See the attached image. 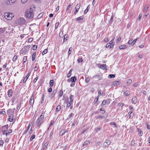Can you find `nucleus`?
Here are the masks:
<instances>
[{"mask_svg": "<svg viewBox=\"0 0 150 150\" xmlns=\"http://www.w3.org/2000/svg\"><path fill=\"white\" fill-rule=\"evenodd\" d=\"M44 113L42 112L37 120L35 125V126L37 128H39L41 126L43 122V120L44 119Z\"/></svg>", "mask_w": 150, "mask_h": 150, "instance_id": "nucleus-1", "label": "nucleus"}, {"mask_svg": "<svg viewBox=\"0 0 150 150\" xmlns=\"http://www.w3.org/2000/svg\"><path fill=\"white\" fill-rule=\"evenodd\" d=\"M25 15L28 18H32L33 17V14L32 8H30L29 10H28L25 13Z\"/></svg>", "mask_w": 150, "mask_h": 150, "instance_id": "nucleus-2", "label": "nucleus"}, {"mask_svg": "<svg viewBox=\"0 0 150 150\" xmlns=\"http://www.w3.org/2000/svg\"><path fill=\"white\" fill-rule=\"evenodd\" d=\"M26 22V20L23 18H20L16 21V23L18 25H22L24 24Z\"/></svg>", "mask_w": 150, "mask_h": 150, "instance_id": "nucleus-3", "label": "nucleus"}, {"mask_svg": "<svg viewBox=\"0 0 150 150\" xmlns=\"http://www.w3.org/2000/svg\"><path fill=\"white\" fill-rule=\"evenodd\" d=\"M30 47V45H27L25 46L20 51V52L23 54H25L29 50V49Z\"/></svg>", "mask_w": 150, "mask_h": 150, "instance_id": "nucleus-4", "label": "nucleus"}, {"mask_svg": "<svg viewBox=\"0 0 150 150\" xmlns=\"http://www.w3.org/2000/svg\"><path fill=\"white\" fill-rule=\"evenodd\" d=\"M49 142H45V141H44L42 144L43 146L42 147V149L44 150H46L47 148V146Z\"/></svg>", "mask_w": 150, "mask_h": 150, "instance_id": "nucleus-5", "label": "nucleus"}, {"mask_svg": "<svg viewBox=\"0 0 150 150\" xmlns=\"http://www.w3.org/2000/svg\"><path fill=\"white\" fill-rule=\"evenodd\" d=\"M81 5L80 4H77L75 8V11L74 12V14L75 15L78 12L79 9L81 7Z\"/></svg>", "mask_w": 150, "mask_h": 150, "instance_id": "nucleus-6", "label": "nucleus"}, {"mask_svg": "<svg viewBox=\"0 0 150 150\" xmlns=\"http://www.w3.org/2000/svg\"><path fill=\"white\" fill-rule=\"evenodd\" d=\"M111 143L110 141L109 140H106L103 143V146L105 147H108L110 144Z\"/></svg>", "mask_w": 150, "mask_h": 150, "instance_id": "nucleus-7", "label": "nucleus"}, {"mask_svg": "<svg viewBox=\"0 0 150 150\" xmlns=\"http://www.w3.org/2000/svg\"><path fill=\"white\" fill-rule=\"evenodd\" d=\"M4 16L5 19L7 20H9V13L5 12L4 14Z\"/></svg>", "mask_w": 150, "mask_h": 150, "instance_id": "nucleus-8", "label": "nucleus"}, {"mask_svg": "<svg viewBox=\"0 0 150 150\" xmlns=\"http://www.w3.org/2000/svg\"><path fill=\"white\" fill-rule=\"evenodd\" d=\"M115 39V38H114L113 39H112L109 43L110 45V48H112L113 47L114 45V39Z\"/></svg>", "mask_w": 150, "mask_h": 150, "instance_id": "nucleus-9", "label": "nucleus"}, {"mask_svg": "<svg viewBox=\"0 0 150 150\" xmlns=\"http://www.w3.org/2000/svg\"><path fill=\"white\" fill-rule=\"evenodd\" d=\"M132 103L135 104L137 102V98L136 97H134L132 99Z\"/></svg>", "mask_w": 150, "mask_h": 150, "instance_id": "nucleus-10", "label": "nucleus"}, {"mask_svg": "<svg viewBox=\"0 0 150 150\" xmlns=\"http://www.w3.org/2000/svg\"><path fill=\"white\" fill-rule=\"evenodd\" d=\"M30 72H29L28 73V74L25 77L24 79L23 80V83H25L27 80L28 78L30 76Z\"/></svg>", "mask_w": 150, "mask_h": 150, "instance_id": "nucleus-11", "label": "nucleus"}, {"mask_svg": "<svg viewBox=\"0 0 150 150\" xmlns=\"http://www.w3.org/2000/svg\"><path fill=\"white\" fill-rule=\"evenodd\" d=\"M100 66L99 67L101 69L103 70L106 69V66L105 64H100Z\"/></svg>", "mask_w": 150, "mask_h": 150, "instance_id": "nucleus-12", "label": "nucleus"}, {"mask_svg": "<svg viewBox=\"0 0 150 150\" xmlns=\"http://www.w3.org/2000/svg\"><path fill=\"white\" fill-rule=\"evenodd\" d=\"M57 92V91L56 89L54 90L53 91L52 94L50 96V97L51 98H53L56 94Z\"/></svg>", "mask_w": 150, "mask_h": 150, "instance_id": "nucleus-13", "label": "nucleus"}, {"mask_svg": "<svg viewBox=\"0 0 150 150\" xmlns=\"http://www.w3.org/2000/svg\"><path fill=\"white\" fill-rule=\"evenodd\" d=\"M74 98V96L72 95H71L69 97V102H71V103H72L73 101V99Z\"/></svg>", "mask_w": 150, "mask_h": 150, "instance_id": "nucleus-14", "label": "nucleus"}, {"mask_svg": "<svg viewBox=\"0 0 150 150\" xmlns=\"http://www.w3.org/2000/svg\"><path fill=\"white\" fill-rule=\"evenodd\" d=\"M111 100L110 99H108L107 100H104L103 101V104H106L107 103L108 104H109L110 103V101Z\"/></svg>", "mask_w": 150, "mask_h": 150, "instance_id": "nucleus-15", "label": "nucleus"}, {"mask_svg": "<svg viewBox=\"0 0 150 150\" xmlns=\"http://www.w3.org/2000/svg\"><path fill=\"white\" fill-rule=\"evenodd\" d=\"M8 128V125H5L2 127V130L6 131Z\"/></svg>", "mask_w": 150, "mask_h": 150, "instance_id": "nucleus-16", "label": "nucleus"}, {"mask_svg": "<svg viewBox=\"0 0 150 150\" xmlns=\"http://www.w3.org/2000/svg\"><path fill=\"white\" fill-rule=\"evenodd\" d=\"M137 132H138V134L140 136H142L143 134V132L142 131L141 129L139 128H137Z\"/></svg>", "mask_w": 150, "mask_h": 150, "instance_id": "nucleus-17", "label": "nucleus"}, {"mask_svg": "<svg viewBox=\"0 0 150 150\" xmlns=\"http://www.w3.org/2000/svg\"><path fill=\"white\" fill-rule=\"evenodd\" d=\"M127 48V46L124 45H121L119 47V48L120 49H124Z\"/></svg>", "mask_w": 150, "mask_h": 150, "instance_id": "nucleus-18", "label": "nucleus"}, {"mask_svg": "<svg viewBox=\"0 0 150 150\" xmlns=\"http://www.w3.org/2000/svg\"><path fill=\"white\" fill-rule=\"evenodd\" d=\"M130 94V92L129 91H126L124 93V95L125 96H127Z\"/></svg>", "mask_w": 150, "mask_h": 150, "instance_id": "nucleus-19", "label": "nucleus"}, {"mask_svg": "<svg viewBox=\"0 0 150 150\" xmlns=\"http://www.w3.org/2000/svg\"><path fill=\"white\" fill-rule=\"evenodd\" d=\"M54 84V81L53 80H51L50 81L49 85L50 87H52L53 86Z\"/></svg>", "mask_w": 150, "mask_h": 150, "instance_id": "nucleus-20", "label": "nucleus"}, {"mask_svg": "<svg viewBox=\"0 0 150 150\" xmlns=\"http://www.w3.org/2000/svg\"><path fill=\"white\" fill-rule=\"evenodd\" d=\"M93 78L94 79H96L98 80H99L101 79V78L99 75H96L94 76Z\"/></svg>", "mask_w": 150, "mask_h": 150, "instance_id": "nucleus-21", "label": "nucleus"}, {"mask_svg": "<svg viewBox=\"0 0 150 150\" xmlns=\"http://www.w3.org/2000/svg\"><path fill=\"white\" fill-rule=\"evenodd\" d=\"M15 115L12 114L10 115V122H12L13 120V118L14 117Z\"/></svg>", "mask_w": 150, "mask_h": 150, "instance_id": "nucleus-22", "label": "nucleus"}, {"mask_svg": "<svg viewBox=\"0 0 150 150\" xmlns=\"http://www.w3.org/2000/svg\"><path fill=\"white\" fill-rule=\"evenodd\" d=\"M11 101L12 103V105H13V104H15L16 103V99L15 98V97H13L12 99H11Z\"/></svg>", "mask_w": 150, "mask_h": 150, "instance_id": "nucleus-23", "label": "nucleus"}, {"mask_svg": "<svg viewBox=\"0 0 150 150\" xmlns=\"http://www.w3.org/2000/svg\"><path fill=\"white\" fill-rule=\"evenodd\" d=\"M76 80V78L75 76H73L71 78V81L73 82H75Z\"/></svg>", "mask_w": 150, "mask_h": 150, "instance_id": "nucleus-24", "label": "nucleus"}, {"mask_svg": "<svg viewBox=\"0 0 150 150\" xmlns=\"http://www.w3.org/2000/svg\"><path fill=\"white\" fill-rule=\"evenodd\" d=\"M90 8V5H89L87 7L86 9L84 11V14H86L88 12L89 10V9Z\"/></svg>", "mask_w": 150, "mask_h": 150, "instance_id": "nucleus-25", "label": "nucleus"}, {"mask_svg": "<svg viewBox=\"0 0 150 150\" xmlns=\"http://www.w3.org/2000/svg\"><path fill=\"white\" fill-rule=\"evenodd\" d=\"M5 30L4 28H0V35L4 33Z\"/></svg>", "mask_w": 150, "mask_h": 150, "instance_id": "nucleus-26", "label": "nucleus"}, {"mask_svg": "<svg viewBox=\"0 0 150 150\" xmlns=\"http://www.w3.org/2000/svg\"><path fill=\"white\" fill-rule=\"evenodd\" d=\"M61 109V106L59 105H58L57 107V108L56 109V112H58Z\"/></svg>", "mask_w": 150, "mask_h": 150, "instance_id": "nucleus-27", "label": "nucleus"}, {"mask_svg": "<svg viewBox=\"0 0 150 150\" xmlns=\"http://www.w3.org/2000/svg\"><path fill=\"white\" fill-rule=\"evenodd\" d=\"M34 100H30L29 101V103L30 105L32 107L33 106L34 103Z\"/></svg>", "mask_w": 150, "mask_h": 150, "instance_id": "nucleus-28", "label": "nucleus"}, {"mask_svg": "<svg viewBox=\"0 0 150 150\" xmlns=\"http://www.w3.org/2000/svg\"><path fill=\"white\" fill-rule=\"evenodd\" d=\"M30 127V125H29L27 127V129L25 130V131H24V132L23 133V134H26V133L28 132V129H29V128Z\"/></svg>", "mask_w": 150, "mask_h": 150, "instance_id": "nucleus-29", "label": "nucleus"}, {"mask_svg": "<svg viewBox=\"0 0 150 150\" xmlns=\"http://www.w3.org/2000/svg\"><path fill=\"white\" fill-rule=\"evenodd\" d=\"M114 18V16H112L110 20L109 23L110 24H111L112 23L113 20Z\"/></svg>", "mask_w": 150, "mask_h": 150, "instance_id": "nucleus-30", "label": "nucleus"}, {"mask_svg": "<svg viewBox=\"0 0 150 150\" xmlns=\"http://www.w3.org/2000/svg\"><path fill=\"white\" fill-rule=\"evenodd\" d=\"M132 42H133V39H130L128 42V44L129 45H131L132 46H133L132 45Z\"/></svg>", "mask_w": 150, "mask_h": 150, "instance_id": "nucleus-31", "label": "nucleus"}, {"mask_svg": "<svg viewBox=\"0 0 150 150\" xmlns=\"http://www.w3.org/2000/svg\"><path fill=\"white\" fill-rule=\"evenodd\" d=\"M120 83V81H115L113 82V84L114 86H116L119 84Z\"/></svg>", "mask_w": 150, "mask_h": 150, "instance_id": "nucleus-32", "label": "nucleus"}, {"mask_svg": "<svg viewBox=\"0 0 150 150\" xmlns=\"http://www.w3.org/2000/svg\"><path fill=\"white\" fill-rule=\"evenodd\" d=\"M60 135L61 136L65 134L64 129H63L61 130L59 133Z\"/></svg>", "mask_w": 150, "mask_h": 150, "instance_id": "nucleus-33", "label": "nucleus"}, {"mask_svg": "<svg viewBox=\"0 0 150 150\" xmlns=\"http://www.w3.org/2000/svg\"><path fill=\"white\" fill-rule=\"evenodd\" d=\"M11 4L10 2V5H11L12 4H16V0H11Z\"/></svg>", "mask_w": 150, "mask_h": 150, "instance_id": "nucleus-34", "label": "nucleus"}, {"mask_svg": "<svg viewBox=\"0 0 150 150\" xmlns=\"http://www.w3.org/2000/svg\"><path fill=\"white\" fill-rule=\"evenodd\" d=\"M36 53H34L32 55V60L33 61L34 60L35 58Z\"/></svg>", "mask_w": 150, "mask_h": 150, "instance_id": "nucleus-35", "label": "nucleus"}, {"mask_svg": "<svg viewBox=\"0 0 150 150\" xmlns=\"http://www.w3.org/2000/svg\"><path fill=\"white\" fill-rule=\"evenodd\" d=\"M63 95V92L62 90V89L60 91L59 95V98L61 97L62 96V95Z\"/></svg>", "mask_w": 150, "mask_h": 150, "instance_id": "nucleus-36", "label": "nucleus"}, {"mask_svg": "<svg viewBox=\"0 0 150 150\" xmlns=\"http://www.w3.org/2000/svg\"><path fill=\"white\" fill-rule=\"evenodd\" d=\"M68 35H65L63 38V42H66L67 40V39L66 38L67 37Z\"/></svg>", "mask_w": 150, "mask_h": 150, "instance_id": "nucleus-37", "label": "nucleus"}, {"mask_svg": "<svg viewBox=\"0 0 150 150\" xmlns=\"http://www.w3.org/2000/svg\"><path fill=\"white\" fill-rule=\"evenodd\" d=\"M132 111H129L128 112V114L129 115V118H130L131 117H132V118L133 116V114H132Z\"/></svg>", "mask_w": 150, "mask_h": 150, "instance_id": "nucleus-38", "label": "nucleus"}, {"mask_svg": "<svg viewBox=\"0 0 150 150\" xmlns=\"http://www.w3.org/2000/svg\"><path fill=\"white\" fill-rule=\"evenodd\" d=\"M90 142L89 141H87L85 142L83 145V146H84L85 145H88L90 143Z\"/></svg>", "mask_w": 150, "mask_h": 150, "instance_id": "nucleus-39", "label": "nucleus"}, {"mask_svg": "<svg viewBox=\"0 0 150 150\" xmlns=\"http://www.w3.org/2000/svg\"><path fill=\"white\" fill-rule=\"evenodd\" d=\"M132 82V80L131 79H129L127 81V85H129Z\"/></svg>", "mask_w": 150, "mask_h": 150, "instance_id": "nucleus-40", "label": "nucleus"}, {"mask_svg": "<svg viewBox=\"0 0 150 150\" xmlns=\"http://www.w3.org/2000/svg\"><path fill=\"white\" fill-rule=\"evenodd\" d=\"M135 144V141L133 139L131 142V146H133Z\"/></svg>", "mask_w": 150, "mask_h": 150, "instance_id": "nucleus-41", "label": "nucleus"}, {"mask_svg": "<svg viewBox=\"0 0 150 150\" xmlns=\"http://www.w3.org/2000/svg\"><path fill=\"white\" fill-rule=\"evenodd\" d=\"M115 77V75L114 74H109L108 75V77L110 78H114Z\"/></svg>", "mask_w": 150, "mask_h": 150, "instance_id": "nucleus-42", "label": "nucleus"}, {"mask_svg": "<svg viewBox=\"0 0 150 150\" xmlns=\"http://www.w3.org/2000/svg\"><path fill=\"white\" fill-rule=\"evenodd\" d=\"M72 50V48L71 47H70L69 48V50L68 51V55H70L71 53V51Z\"/></svg>", "mask_w": 150, "mask_h": 150, "instance_id": "nucleus-43", "label": "nucleus"}, {"mask_svg": "<svg viewBox=\"0 0 150 150\" xmlns=\"http://www.w3.org/2000/svg\"><path fill=\"white\" fill-rule=\"evenodd\" d=\"M83 18V16H81L77 18L76 19V20L79 21L80 20H82Z\"/></svg>", "mask_w": 150, "mask_h": 150, "instance_id": "nucleus-44", "label": "nucleus"}, {"mask_svg": "<svg viewBox=\"0 0 150 150\" xmlns=\"http://www.w3.org/2000/svg\"><path fill=\"white\" fill-rule=\"evenodd\" d=\"M100 130V127L97 128L95 129V131L96 132H98Z\"/></svg>", "mask_w": 150, "mask_h": 150, "instance_id": "nucleus-45", "label": "nucleus"}, {"mask_svg": "<svg viewBox=\"0 0 150 150\" xmlns=\"http://www.w3.org/2000/svg\"><path fill=\"white\" fill-rule=\"evenodd\" d=\"M27 56H24L23 57V63L24 64V63L26 62L27 60Z\"/></svg>", "mask_w": 150, "mask_h": 150, "instance_id": "nucleus-46", "label": "nucleus"}, {"mask_svg": "<svg viewBox=\"0 0 150 150\" xmlns=\"http://www.w3.org/2000/svg\"><path fill=\"white\" fill-rule=\"evenodd\" d=\"M99 96H98L94 99V102H95V103H97V102H98V99L99 98Z\"/></svg>", "mask_w": 150, "mask_h": 150, "instance_id": "nucleus-47", "label": "nucleus"}, {"mask_svg": "<svg viewBox=\"0 0 150 150\" xmlns=\"http://www.w3.org/2000/svg\"><path fill=\"white\" fill-rule=\"evenodd\" d=\"M72 103L69 102V101H68L67 103V107H69L70 106Z\"/></svg>", "mask_w": 150, "mask_h": 150, "instance_id": "nucleus-48", "label": "nucleus"}, {"mask_svg": "<svg viewBox=\"0 0 150 150\" xmlns=\"http://www.w3.org/2000/svg\"><path fill=\"white\" fill-rule=\"evenodd\" d=\"M47 52V49H46L42 53V55L45 54H46Z\"/></svg>", "mask_w": 150, "mask_h": 150, "instance_id": "nucleus-49", "label": "nucleus"}, {"mask_svg": "<svg viewBox=\"0 0 150 150\" xmlns=\"http://www.w3.org/2000/svg\"><path fill=\"white\" fill-rule=\"evenodd\" d=\"M35 134H33L32 135L31 137H30V141H31L33 139H34L35 137Z\"/></svg>", "mask_w": 150, "mask_h": 150, "instance_id": "nucleus-50", "label": "nucleus"}, {"mask_svg": "<svg viewBox=\"0 0 150 150\" xmlns=\"http://www.w3.org/2000/svg\"><path fill=\"white\" fill-rule=\"evenodd\" d=\"M17 56L15 55L13 58V62H15L17 59Z\"/></svg>", "mask_w": 150, "mask_h": 150, "instance_id": "nucleus-51", "label": "nucleus"}, {"mask_svg": "<svg viewBox=\"0 0 150 150\" xmlns=\"http://www.w3.org/2000/svg\"><path fill=\"white\" fill-rule=\"evenodd\" d=\"M125 104L123 103H119L118 104V105L119 106L122 107Z\"/></svg>", "mask_w": 150, "mask_h": 150, "instance_id": "nucleus-52", "label": "nucleus"}, {"mask_svg": "<svg viewBox=\"0 0 150 150\" xmlns=\"http://www.w3.org/2000/svg\"><path fill=\"white\" fill-rule=\"evenodd\" d=\"M74 115V114L73 113H71V114L69 116L68 118H67L68 120H69L71 118V117Z\"/></svg>", "mask_w": 150, "mask_h": 150, "instance_id": "nucleus-53", "label": "nucleus"}, {"mask_svg": "<svg viewBox=\"0 0 150 150\" xmlns=\"http://www.w3.org/2000/svg\"><path fill=\"white\" fill-rule=\"evenodd\" d=\"M28 0H21V3L23 4H25Z\"/></svg>", "mask_w": 150, "mask_h": 150, "instance_id": "nucleus-54", "label": "nucleus"}, {"mask_svg": "<svg viewBox=\"0 0 150 150\" xmlns=\"http://www.w3.org/2000/svg\"><path fill=\"white\" fill-rule=\"evenodd\" d=\"M83 59L82 58H80L78 59L77 61L79 63H80L82 62Z\"/></svg>", "mask_w": 150, "mask_h": 150, "instance_id": "nucleus-55", "label": "nucleus"}, {"mask_svg": "<svg viewBox=\"0 0 150 150\" xmlns=\"http://www.w3.org/2000/svg\"><path fill=\"white\" fill-rule=\"evenodd\" d=\"M43 13H41L38 16L37 18H40L43 16Z\"/></svg>", "mask_w": 150, "mask_h": 150, "instance_id": "nucleus-56", "label": "nucleus"}, {"mask_svg": "<svg viewBox=\"0 0 150 150\" xmlns=\"http://www.w3.org/2000/svg\"><path fill=\"white\" fill-rule=\"evenodd\" d=\"M142 14L141 13H140L139 15V16H138V20H140V19H141V18H142Z\"/></svg>", "mask_w": 150, "mask_h": 150, "instance_id": "nucleus-57", "label": "nucleus"}, {"mask_svg": "<svg viewBox=\"0 0 150 150\" xmlns=\"http://www.w3.org/2000/svg\"><path fill=\"white\" fill-rule=\"evenodd\" d=\"M59 25V23L58 22L57 23H56L55 24V29H57V28L58 27V26Z\"/></svg>", "mask_w": 150, "mask_h": 150, "instance_id": "nucleus-58", "label": "nucleus"}, {"mask_svg": "<svg viewBox=\"0 0 150 150\" xmlns=\"http://www.w3.org/2000/svg\"><path fill=\"white\" fill-rule=\"evenodd\" d=\"M103 92L102 91L100 90L98 92V94L100 95H103Z\"/></svg>", "mask_w": 150, "mask_h": 150, "instance_id": "nucleus-59", "label": "nucleus"}, {"mask_svg": "<svg viewBox=\"0 0 150 150\" xmlns=\"http://www.w3.org/2000/svg\"><path fill=\"white\" fill-rule=\"evenodd\" d=\"M44 98H45V95H44V94H43L42 97V100L41 102V103H43Z\"/></svg>", "mask_w": 150, "mask_h": 150, "instance_id": "nucleus-60", "label": "nucleus"}, {"mask_svg": "<svg viewBox=\"0 0 150 150\" xmlns=\"http://www.w3.org/2000/svg\"><path fill=\"white\" fill-rule=\"evenodd\" d=\"M11 15V16H10V17L11 18V19H10V20H11L12 18L14 17V15L13 13H10V15Z\"/></svg>", "mask_w": 150, "mask_h": 150, "instance_id": "nucleus-61", "label": "nucleus"}, {"mask_svg": "<svg viewBox=\"0 0 150 150\" xmlns=\"http://www.w3.org/2000/svg\"><path fill=\"white\" fill-rule=\"evenodd\" d=\"M37 48V46L36 45H33L32 47L33 49V50H35Z\"/></svg>", "mask_w": 150, "mask_h": 150, "instance_id": "nucleus-62", "label": "nucleus"}, {"mask_svg": "<svg viewBox=\"0 0 150 150\" xmlns=\"http://www.w3.org/2000/svg\"><path fill=\"white\" fill-rule=\"evenodd\" d=\"M110 124L112 125H114L115 126V127H117V126L116 125V124L114 122H112L110 123Z\"/></svg>", "mask_w": 150, "mask_h": 150, "instance_id": "nucleus-63", "label": "nucleus"}, {"mask_svg": "<svg viewBox=\"0 0 150 150\" xmlns=\"http://www.w3.org/2000/svg\"><path fill=\"white\" fill-rule=\"evenodd\" d=\"M146 125L147 126V128L148 129H150V125H149L148 123H146Z\"/></svg>", "mask_w": 150, "mask_h": 150, "instance_id": "nucleus-64", "label": "nucleus"}]
</instances>
